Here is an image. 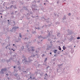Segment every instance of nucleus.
Returning <instances> with one entry per match:
<instances>
[{"instance_id": "obj_1", "label": "nucleus", "mask_w": 80, "mask_h": 80, "mask_svg": "<svg viewBox=\"0 0 80 80\" xmlns=\"http://www.w3.org/2000/svg\"><path fill=\"white\" fill-rule=\"evenodd\" d=\"M32 49V52H34V51L35 50L34 49H33V47H31L30 48Z\"/></svg>"}, {"instance_id": "obj_2", "label": "nucleus", "mask_w": 80, "mask_h": 80, "mask_svg": "<svg viewBox=\"0 0 80 80\" xmlns=\"http://www.w3.org/2000/svg\"><path fill=\"white\" fill-rule=\"evenodd\" d=\"M5 70H6V69H2L1 71L2 72V71H5Z\"/></svg>"}, {"instance_id": "obj_3", "label": "nucleus", "mask_w": 80, "mask_h": 80, "mask_svg": "<svg viewBox=\"0 0 80 80\" xmlns=\"http://www.w3.org/2000/svg\"><path fill=\"white\" fill-rule=\"evenodd\" d=\"M57 50H54V53H57Z\"/></svg>"}, {"instance_id": "obj_4", "label": "nucleus", "mask_w": 80, "mask_h": 80, "mask_svg": "<svg viewBox=\"0 0 80 80\" xmlns=\"http://www.w3.org/2000/svg\"><path fill=\"white\" fill-rule=\"evenodd\" d=\"M62 48H63V50H65V48H65V46H64Z\"/></svg>"}, {"instance_id": "obj_5", "label": "nucleus", "mask_w": 80, "mask_h": 80, "mask_svg": "<svg viewBox=\"0 0 80 80\" xmlns=\"http://www.w3.org/2000/svg\"><path fill=\"white\" fill-rule=\"evenodd\" d=\"M19 37L21 38L22 37V35H21V34L20 33L19 34Z\"/></svg>"}, {"instance_id": "obj_6", "label": "nucleus", "mask_w": 80, "mask_h": 80, "mask_svg": "<svg viewBox=\"0 0 80 80\" xmlns=\"http://www.w3.org/2000/svg\"><path fill=\"white\" fill-rule=\"evenodd\" d=\"M80 37H78L77 38V39H80Z\"/></svg>"}, {"instance_id": "obj_7", "label": "nucleus", "mask_w": 80, "mask_h": 80, "mask_svg": "<svg viewBox=\"0 0 80 80\" xmlns=\"http://www.w3.org/2000/svg\"><path fill=\"white\" fill-rule=\"evenodd\" d=\"M15 27H13L12 28V30H13V29H15Z\"/></svg>"}, {"instance_id": "obj_8", "label": "nucleus", "mask_w": 80, "mask_h": 80, "mask_svg": "<svg viewBox=\"0 0 80 80\" xmlns=\"http://www.w3.org/2000/svg\"><path fill=\"white\" fill-rule=\"evenodd\" d=\"M39 38H42V37L40 36V37H39Z\"/></svg>"}, {"instance_id": "obj_9", "label": "nucleus", "mask_w": 80, "mask_h": 80, "mask_svg": "<svg viewBox=\"0 0 80 80\" xmlns=\"http://www.w3.org/2000/svg\"><path fill=\"white\" fill-rule=\"evenodd\" d=\"M47 58H46L45 59V61H47Z\"/></svg>"}, {"instance_id": "obj_10", "label": "nucleus", "mask_w": 80, "mask_h": 80, "mask_svg": "<svg viewBox=\"0 0 80 80\" xmlns=\"http://www.w3.org/2000/svg\"><path fill=\"white\" fill-rule=\"evenodd\" d=\"M70 15H71V13H69L68 14V15L70 16Z\"/></svg>"}, {"instance_id": "obj_11", "label": "nucleus", "mask_w": 80, "mask_h": 80, "mask_svg": "<svg viewBox=\"0 0 80 80\" xmlns=\"http://www.w3.org/2000/svg\"><path fill=\"white\" fill-rule=\"evenodd\" d=\"M61 48H59V50L61 51Z\"/></svg>"}, {"instance_id": "obj_12", "label": "nucleus", "mask_w": 80, "mask_h": 80, "mask_svg": "<svg viewBox=\"0 0 80 80\" xmlns=\"http://www.w3.org/2000/svg\"><path fill=\"white\" fill-rule=\"evenodd\" d=\"M46 76H47V74L46 73Z\"/></svg>"}, {"instance_id": "obj_13", "label": "nucleus", "mask_w": 80, "mask_h": 80, "mask_svg": "<svg viewBox=\"0 0 80 80\" xmlns=\"http://www.w3.org/2000/svg\"><path fill=\"white\" fill-rule=\"evenodd\" d=\"M9 50H11V49H10V48H9Z\"/></svg>"}, {"instance_id": "obj_14", "label": "nucleus", "mask_w": 80, "mask_h": 80, "mask_svg": "<svg viewBox=\"0 0 80 80\" xmlns=\"http://www.w3.org/2000/svg\"><path fill=\"white\" fill-rule=\"evenodd\" d=\"M54 57H56V55H54Z\"/></svg>"}, {"instance_id": "obj_15", "label": "nucleus", "mask_w": 80, "mask_h": 80, "mask_svg": "<svg viewBox=\"0 0 80 80\" xmlns=\"http://www.w3.org/2000/svg\"><path fill=\"white\" fill-rule=\"evenodd\" d=\"M30 78L31 79H32V77H30Z\"/></svg>"}, {"instance_id": "obj_16", "label": "nucleus", "mask_w": 80, "mask_h": 80, "mask_svg": "<svg viewBox=\"0 0 80 80\" xmlns=\"http://www.w3.org/2000/svg\"><path fill=\"white\" fill-rule=\"evenodd\" d=\"M1 18H2V16H1Z\"/></svg>"}, {"instance_id": "obj_17", "label": "nucleus", "mask_w": 80, "mask_h": 80, "mask_svg": "<svg viewBox=\"0 0 80 80\" xmlns=\"http://www.w3.org/2000/svg\"><path fill=\"white\" fill-rule=\"evenodd\" d=\"M50 54H52V52H50Z\"/></svg>"}, {"instance_id": "obj_18", "label": "nucleus", "mask_w": 80, "mask_h": 80, "mask_svg": "<svg viewBox=\"0 0 80 80\" xmlns=\"http://www.w3.org/2000/svg\"><path fill=\"white\" fill-rule=\"evenodd\" d=\"M14 68H15V66H14Z\"/></svg>"}, {"instance_id": "obj_19", "label": "nucleus", "mask_w": 80, "mask_h": 80, "mask_svg": "<svg viewBox=\"0 0 80 80\" xmlns=\"http://www.w3.org/2000/svg\"><path fill=\"white\" fill-rule=\"evenodd\" d=\"M64 19H65V18L63 19V20H64Z\"/></svg>"}, {"instance_id": "obj_20", "label": "nucleus", "mask_w": 80, "mask_h": 80, "mask_svg": "<svg viewBox=\"0 0 80 80\" xmlns=\"http://www.w3.org/2000/svg\"><path fill=\"white\" fill-rule=\"evenodd\" d=\"M14 45H15V44H13V46H14Z\"/></svg>"}, {"instance_id": "obj_21", "label": "nucleus", "mask_w": 80, "mask_h": 80, "mask_svg": "<svg viewBox=\"0 0 80 80\" xmlns=\"http://www.w3.org/2000/svg\"><path fill=\"white\" fill-rule=\"evenodd\" d=\"M11 50H12L13 48H12V49H11Z\"/></svg>"}, {"instance_id": "obj_22", "label": "nucleus", "mask_w": 80, "mask_h": 80, "mask_svg": "<svg viewBox=\"0 0 80 80\" xmlns=\"http://www.w3.org/2000/svg\"><path fill=\"white\" fill-rule=\"evenodd\" d=\"M8 22H9V20H8Z\"/></svg>"}, {"instance_id": "obj_23", "label": "nucleus", "mask_w": 80, "mask_h": 80, "mask_svg": "<svg viewBox=\"0 0 80 80\" xmlns=\"http://www.w3.org/2000/svg\"><path fill=\"white\" fill-rule=\"evenodd\" d=\"M13 51L14 52L15 51V50H13Z\"/></svg>"}, {"instance_id": "obj_24", "label": "nucleus", "mask_w": 80, "mask_h": 80, "mask_svg": "<svg viewBox=\"0 0 80 80\" xmlns=\"http://www.w3.org/2000/svg\"><path fill=\"white\" fill-rule=\"evenodd\" d=\"M63 50H62V52H63Z\"/></svg>"}, {"instance_id": "obj_25", "label": "nucleus", "mask_w": 80, "mask_h": 80, "mask_svg": "<svg viewBox=\"0 0 80 80\" xmlns=\"http://www.w3.org/2000/svg\"><path fill=\"white\" fill-rule=\"evenodd\" d=\"M47 77V76H45V77Z\"/></svg>"}, {"instance_id": "obj_26", "label": "nucleus", "mask_w": 80, "mask_h": 80, "mask_svg": "<svg viewBox=\"0 0 80 80\" xmlns=\"http://www.w3.org/2000/svg\"><path fill=\"white\" fill-rule=\"evenodd\" d=\"M45 3H44V5H45Z\"/></svg>"}, {"instance_id": "obj_27", "label": "nucleus", "mask_w": 80, "mask_h": 80, "mask_svg": "<svg viewBox=\"0 0 80 80\" xmlns=\"http://www.w3.org/2000/svg\"><path fill=\"white\" fill-rule=\"evenodd\" d=\"M47 50H48V48H47Z\"/></svg>"}, {"instance_id": "obj_28", "label": "nucleus", "mask_w": 80, "mask_h": 80, "mask_svg": "<svg viewBox=\"0 0 80 80\" xmlns=\"http://www.w3.org/2000/svg\"><path fill=\"white\" fill-rule=\"evenodd\" d=\"M0 15H1V13H0Z\"/></svg>"}, {"instance_id": "obj_29", "label": "nucleus", "mask_w": 80, "mask_h": 80, "mask_svg": "<svg viewBox=\"0 0 80 80\" xmlns=\"http://www.w3.org/2000/svg\"><path fill=\"white\" fill-rule=\"evenodd\" d=\"M74 47H75V46Z\"/></svg>"}, {"instance_id": "obj_30", "label": "nucleus", "mask_w": 80, "mask_h": 80, "mask_svg": "<svg viewBox=\"0 0 80 80\" xmlns=\"http://www.w3.org/2000/svg\"><path fill=\"white\" fill-rule=\"evenodd\" d=\"M6 75H8V74H6Z\"/></svg>"}, {"instance_id": "obj_31", "label": "nucleus", "mask_w": 80, "mask_h": 80, "mask_svg": "<svg viewBox=\"0 0 80 80\" xmlns=\"http://www.w3.org/2000/svg\"><path fill=\"white\" fill-rule=\"evenodd\" d=\"M1 15H2V13L1 14Z\"/></svg>"}, {"instance_id": "obj_32", "label": "nucleus", "mask_w": 80, "mask_h": 80, "mask_svg": "<svg viewBox=\"0 0 80 80\" xmlns=\"http://www.w3.org/2000/svg\"><path fill=\"white\" fill-rule=\"evenodd\" d=\"M44 79H46L45 78H44Z\"/></svg>"}, {"instance_id": "obj_33", "label": "nucleus", "mask_w": 80, "mask_h": 80, "mask_svg": "<svg viewBox=\"0 0 80 80\" xmlns=\"http://www.w3.org/2000/svg\"><path fill=\"white\" fill-rule=\"evenodd\" d=\"M59 47H60V46H59Z\"/></svg>"}]
</instances>
